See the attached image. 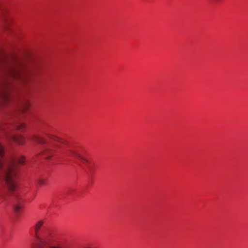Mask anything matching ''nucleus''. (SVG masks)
<instances>
[{"label": "nucleus", "instance_id": "7ed1b4c3", "mask_svg": "<svg viewBox=\"0 0 248 248\" xmlns=\"http://www.w3.org/2000/svg\"><path fill=\"white\" fill-rule=\"evenodd\" d=\"M43 223V220H40L36 223L34 227V238L39 248L49 246L53 241V235L50 231L41 230Z\"/></svg>", "mask_w": 248, "mask_h": 248}, {"label": "nucleus", "instance_id": "423d86ee", "mask_svg": "<svg viewBox=\"0 0 248 248\" xmlns=\"http://www.w3.org/2000/svg\"><path fill=\"white\" fill-rule=\"evenodd\" d=\"M58 145L57 144H51L47 145L45 150L44 152V154L46 155L47 158H49L54 154V153L56 152L58 149Z\"/></svg>", "mask_w": 248, "mask_h": 248}, {"label": "nucleus", "instance_id": "f03ea898", "mask_svg": "<svg viewBox=\"0 0 248 248\" xmlns=\"http://www.w3.org/2000/svg\"><path fill=\"white\" fill-rule=\"evenodd\" d=\"M2 137L5 138L10 142L13 141L19 145H23L25 143L22 136L13 135L4 124H0V138ZM16 162L19 165H23L25 162V157L22 156L16 160L14 157H5L4 147L0 142V179L5 182L11 192H13L16 187L15 181Z\"/></svg>", "mask_w": 248, "mask_h": 248}, {"label": "nucleus", "instance_id": "9b49d317", "mask_svg": "<svg viewBox=\"0 0 248 248\" xmlns=\"http://www.w3.org/2000/svg\"><path fill=\"white\" fill-rule=\"evenodd\" d=\"M38 183L40 185H44L46 184V179H43L42 178H40L38 180Z\"/></svg>", "mask_w": 248, "mask_h": 248}, {"label": "nucleus", "instance_id": "f257e3e1", "mask_svg": "<svg viewBox=\"0 0 248 248\" xmlns=\"http://www.w3.org/2000/svg\"><path fill=\"white\" fill-rule=\"evenodd\" d=\"M41 62L36 61L30 65H26L23 61L15 55H6L0 51V103L9 104L13 99L9 89L10 80L12 79L31 83L39 72Z\"/></svg>", "mask_w": 248, "mask_h": 248}, {"label": "nucleus", "instance_id": "20e7f679", "mask_svg": "<svg viewBox=\"0 0 248 248\" xmlns=\"http://www.w3.org/2000/svg\"><path fill=\"white\" fill-rule=\"evenodd\" d=\"M0 20L7 30H9L14 21V18L11 15L10 10L5 6H2L0 8Z\"/></svg>", "mask_w": 248, "mask_h": 248}, {"label": "nucleus", "instance_id": "39448f33", "mask_svg": "<svg viewBox=\"0 0 248 248\" xmlns=\"http://www.w3.org/2000/svg\"><path fill=\"white\" fill-rule=\"evenodd\" d=\"M65 155L68 156L74 157L80 160L83 164L87 166H89L90 161L79 151L74 149H68L65 152Z\"/></svg>", "mask_w": 248, "mask_h": 248}, {"label": "nucleus", "instance_id": "1a4fd4ad", "mask_svg": "<svg viewBox=\"0 0 248 248\" xmlns=\"http://www.w3.org/2000/svg\"><path fill=\"white\" fill-rule=\"evenodd\" d=\"M21 207H22V203L21 202H20L18 204H16L14 205L15 210L17 213H18L20 212V210Z\"/></svg>", "mask_w": 248, "mask_h": 248}, {"label": "nucleus", "instance_id": "0eeeda50", "mask_svg": "<svg viewBox=\"0 0 248 248\" xmlns=\"http://www.w3.org/2000/svg\"><path fill=\"white\" fill-rule=\"evenodd\" d=\"M30 106V104L27 101H25L23 102L22 104L21 105V106L19 109V111L22 113H24L26 112Z\"/></svg>", "mask_w": 248, "mask_h": 248}, {"label": "nucleus", "instance_id": "6e6552de", "mask_svg": "<svg viewBox=\"0 0 248 248\" xmlns=\"http://www.w3.org/2000/svg\"><path fill=\"white\" fill-rule=\"evenodd\" d=\"M31 140L39 144H45L46 140L42 137L38 136H32Z\"/></svg>", "mask_w": 248, "mask_h": 248}, {"label": "nucleus", "instance_id": "ddd939ff", "mask_svg": "<svg viewBox=\"0 0 248 248\" xmlns=\"http://www.w3.org/2000/svg\"><path fill=\"white\" fill-rule=\"evenodd\" d=\"M49 248H62L60 246L55 245L49 247Z\"/></svg>", "mask_w": 248, "mask_h": 248}, {"label": "nucleus", "instance_id": "9d476101", "mask_svg": "<svg viewBox=\"0 0 248 248\" xmlns=\"http://www.w3.org/2000/svg\"><path fill=\"white\" fill-rule=\"evenodd\" d=\"M48 137L50 139H52V140H53L54 141L59 142H61V140L59 138H58V137H57L54 135H48Z\"/></svg>", "mask_w": 248, "mask_h": 248}, {"label": "nucleus", "instance_id": "f8f14e48", "mask_svg": "<svg viewBox=\"0 0 248 248\" xmlns=\"http://www.w3.org/2000/svg\"><path fill=\"white\" fill-rule=\"evenodd\" d=\"M25 127V124H24L23 123H19L16 125V129L20 130V129H23Z\"/></svg>", "mask_w": 248, "mask_h": 248}]
</instances>
